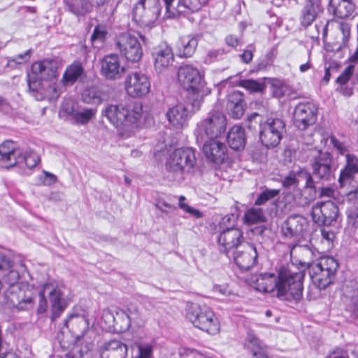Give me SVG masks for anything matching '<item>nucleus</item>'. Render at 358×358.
Here are the masks:
<instances>
[{
    "label": "nucleus",
    "mask_w": 358,
    "mask_h": 358,
    "mask_svg": "<svg viewBox=\"0 0 358 358\" xmlns=\"http://www.w3.org/2000/svg\"><path fill=\"white\" fill-rule=\"evenodd\" d=\"M240 57L243 62L248 64L252 61L253 54L250 50H245L241 55H240Z\"/></svg>",
    "instance_id": "69168bd1"
},
{
    "label": "nucleus",
    "mask_w": 358,
    "mask_h": 358,
    "mask_svg": "<svg viewBox=\"0 0 358 358\" xmlns=\"http://www.w3.org/2000/svg\"><path fill=\"white\" fill-rule=\"evenodd\" d=\"M336 270H310L313 284L319 289H324L332 283Z\"/></svg>",
    "instance_id": "7c9ffc66"
},
{
    "label": "nucleus",
    "mask_w": 358,
    "mask_h": 358,
    "mask_svg": "<svg viewBox=\"0 0 358 358\" xmlns=\"http://www.w3.org/2000/svg\"><path fill=\"white\" fill-rule=\"evenodd\" d=\"M107 31L103 25L98 24L95 27L91 36V41L94 46L99 48L105 41Z\"/></svg>",
    "instance_id": "de8ad7c7"
},
{
    "label": "nucleus",
    "mask_w": 358,
    "mask_h": 358,
    "mask_svg": "<svg viewBox=\"0 0 358 358\" xmlns=\"http://www.w3.org/2000/svg\"><path fill=\"white\" fill-rule=\"evenodd\" d=\"M347 201L351 204L348 210V219L349 224L355 227H358V189L348 192L346 195Z\"/></svg>",
    "instance_id": "4c0bfd02"
},
{
    "label": "nucleus",
    "mask_w": 358,
    "mask_h": 358,
    "mask_svg": "<svg viewBox=\"0 0 358 358\" xmlns=\"http://www.w3.org/2000/svg\"><path fill=\"white\" fill-rule=\"evenodd\" d=\"M328 138L330 140V143L332 145L333 148L339 155L345 156L346 158L351 153V146L346 142L341 141L334 135H331Z\"/></svg>",
    "instance_id": "a18cd8bd"
},
{
    "label": "nucleus",
    "mask_w": 358,
    "mask_h": 358,
    "mask_svg": "<svg viewBox=\"0 0 358 358\" xmlns=\"http://www.w3.org/2000/svg\"><path fill=\"white\" fill-rule=\"evenodd\" d=\"M143 115V105L138 101L128 103L108 105L102 111V115L117 128L127 129L136 127Z\"/></svg>",
    "instance_id": "f03ea898"
},
{
    "label": "nucleus",
    "mask_w": 358,
    "mask_h": 358,
    "mask_svg": "<svg viewBox=\"0 0 358 358\" xmlns=\"http://www.w3.org/2000/svg\"><path fill=\"white\" fill-rule=\"evenodd\" d=\"M178 81L185 89L192 92V97L201 96L202 101L203 94L201 91L204 86V80L199 71L192 65L185 64L181 66L178 71Z\"/></svg>",
    "instance_id": "9b49d317"
},
{
    "label": "nucleus",
    "mask_w": 358,
    "mask_h": 358,
    "mask_svg": "<svg viewBox=\"0 0 358 358\" xmlns=\"http://www.w3.org/2000/svg\"><path fill=\"white\" fill-rule=\"evenodd\" d=\"M43 173L45 175V177H44V179H43V184L45 185H50L53 183L55 182L56 181V176L52 174V173H50L48 171H43Z\"/></svg>",
    "instance_id": "0e129e2a"
},
{
    "label": "nucleus",
    "mask_w": 358,
    "mask_h": 358,
    "mask_svg": "<svg viewBox=\"0 0 358 358\" xmlns=\"http://www.w3.org/2000/svg\"><path fill=\"white\" fill-rule=\"evenodd\" d=\"M157 208L161 212L166 214L173 213L177 210V207L173 204H171L164 200H159L155 204Z\"/></svg>",
    "instance_id": "6e6d98bb"
},
{
    "label": "nucleus",
    "mask_w": 358,
    "mask_h": 358,
    "mask_svg": "<svg viewBox=\"0 0 358 358\" xmlns=\"http://www.w3.org/2000/svg\"><path fill=\"white\" fill-rule=\"evenodd\" d=\"M271 85L273 90V94L277 98L285 96L289 92L288 85L282 80L272 79Z\"/></svg>",
    "instance_id": "8fccbe9b"
},
{
    "label": "nucleus",
    "mask_w": 358,
    "mask_h": 358,
    "mask_svg": "<svg viewBox=\"0 0 358 358\" xmlns=\"http://www.w3.org/2000/svg\"><path fill=\"white\" fill-rule=\"evenodd\" d=\"M40 162L39 156L33 150H24L13 141L7 140L0 145V166L9 169L17 164L34 168Z\"/></svg>",
    "instance_id": "20e7f679"
},
{
    "label": "nucleus",
    "mask_w": 358,
    "mask_h": 358,
    "mask_svg": "<svg viewBox=\"0 0 358 358\" xmlns=\"http://www.w3.org/2000/svg\"><path fill=\"white\" fill-rule=\"evenodd\" d=\"M280 192V190L279 189H269L265 187L264 189L258 194L255 204L256 206L264 205L268 201L278 196Z\"/></svg>",
    "instance_id": "49530a36"
},
{
    "label": "nucleus",
    "mask_w": 358,
    "mask_h": 358,
    "mask_svg": "<svg viewBox=\"0 0 358 358\" xmlns=\"http://www.w3.org/2000/svg\"><path fill=\"white\" fill-rule=\"evenodd\" d=\"M282 185L284 188L294 189V192H311L313 182L309 171L306 169H299L298 171H291L282 180Z\"/></svg>",
    "instance_id": "ddd939ff"
},
{
    "label": "nucleus",
    "mask_w": 358,
    "mask_h": 358,
    "mask_svg": "<svg viewBox=\"0 0 358 358\" xmlns=\"http://www.w3.org/2000/svg\"><path fill=\"white\" fill-rule=\"evenodd\" d=\"M334 190L332 187H320L318 188V189H317V196H318V197L320 198H322V197H328V198H331L334 196Z\"/></svg>",
    "instance_id": "13d9d810"
},
{
    "label": "nucleus",
    "mask_w": 358,
    "mask_h": 358,
    "mask_svg": "<svg viewBox=\"0 0 358 358\" xmlns=\"http://www.w3.org/2000/svg\"><path fill=\"white\" fill-rule=\"evenodd\" d=\"M338 206L331 201L317 202L312 208V217L318 225H334L338 217Z\"/></svg>",
    "instance_id": "4468645a"
},
{
    "label": "nucleus",
    "mask_w": 358,
    "mask_h": 358,
    "mask_svg": "<svg viewBox=\"0 0 358 358\" xmlns=\"http://www.w3.org/2000/svg\"><path fill=\"white\" fill-rule=\"evenodd\" d=\"M201 147L206 159L215 164H220L227 157V148L217 138H204L202 142H196Z\"/></svg>",
    "instance_id": "f3484780"
},
{
    "label": "nucleus",
    "mask_w": 358,
    "mask_h": 358,
    "mask_svg": "<svg viewBox=\"0 0 358 358\" xmlns=\"http://www.w3.org/2000/svg\"><path fill=\"white\" fill-rule=\"evenodd\" d=\"M243 232L238 228L230 227L223 230L218 237L221 252L227 254L229 250L236 248L243 241Z\"/></svg>",
    "instance_id": "393cba45"
},
{
    "label": "nucleus",
    "mask_w": 358,
    "mask_h": 358,
    "mask_svg": "<svg viewBox=\"0 0 358 358\" xmlns=\"http://www.w3.org/2000/svg\"><path fill=\"white\" fill-rule=\"evenodd\" d=\"M115 47L120 55L131 62H139L143 52L138 37L130 33L124 32L115 38Z\"/></svg>",
    "instance_id": "9d476101"
},
{
    "label": "nucleus",
    "mask_w": 358,
    "mask_h": 358,
    "mask_svg": "<svg viewBox=\"0 0 358 358\" xmlns=\"http://www.w3.org/2000/svg\"><path fill=\"white\" fill-rule=\"evenodd\" d=\"M45 290H48V297L51 307V319L55 320L58 318L67 306L65 299L67 288L63 285L55 286H46Z\"/></svg>",
    "instance_id": "a211bd4d"
},
{
    "label": "nucleus",
    "mask_w": 358,
    "mask_h": 358,
    "mask_svg": "<svg viewBox=\"0 0 358 358\" xmlns=\"http://www.w3.org/2000/svg\"><path fill=\"white\" fill-rule=\"evenodd\" d=\"M350 285H345L343 287V295L350 300L347 306L352 318L358 321V292L354 288V282H350Z\"/></svg>",
    "instance_id": "f704fd0d"
},
{
    "label": "nucleus",
    "mask_w": 358,
    "mask_h": 358,
    "mask_svg": "<svg viewBox=\"0 0 358 358\" xmlns=\"http://www.w3.org/2000/svg\"><path fill=\"white\" fill-rule=\"evenodd\" d=\"M123 72L124 67L121 66L117 55H108L101 60V74L107 80H118Z\"/></svg>",
    "instance_id": "412c9836"
},
{
    "label": "nucleus",
    "mask_w": 358,
    "mask_h": 358,
    "mask_svg": "<svg viewBox=\"0 0 358 358\" xmlns=\"http://www.w3.org/2000/svg\"><path fill=\"white\" fill-rule=\"evenodd\" d=\"M229 52V50L224 48L210 49L207 52L204 57V62L207 64H210L220 62L224 59Z\"/></svg>",
    "instance_id": "c03bdc74"
},
{
    "label": "nucleus",
    "mask_w": 358,
    "mask_h": 358,
    "mask_svg": "<svg viewBox=\"0 0 358 358\" xmlns=\"http://www.w3.org/2000/svg\"><path fill=\"white\" fill-rule=\"evenodd\" d=\"M13 267L27 268V265L21 256L13 255L9 250L0 248V268Z\"/></svg>",
    "instance_id": "72a5a7b5"
},
{
    "label": "nucleus",
    "mask_w": 358,
    "mask_h": 358,
    "mask_svg": "<svg viewBox=\"0 0 358 358\" xmlns=\"http://www.w3.org/2000/svg\"><path fill=\"white\" fill-rule=\"evenodd\" d=\"M67 10L77 16H83L92 11L87 0H64Z\"/></svg>",
    "instance_id": "58836bf2"
},
{
    "label": "nucleus",
    "mask_w": 358,
    "mask_h": 358,
    "mask_svg": "<svg viewBox=\"0 0 358 358\" xmlns=\"http://www.w3.org/2000/svg\"><path fill=\"white\" fill-rule=\"evenodd\" d=\"M118 317H124V324L120 325L121 330L129 329L131 320H136L139 317L138 307L134 304H130L126 310H121L117 313Z\"/></svg>",
    "instance_id": "ea45409f"
},
{
    "label": "nucleus",
    "mask_w": 358,
    "mask_h": 358,
    "mask_svg": "<svg viewBox=\"0 0 358 358\" xmlns=\"http://www.w3.org/2000/svg\"><path fill=\"white\" fill-rule=\"evenodd\" d=\"M316 198L310 192H287L283 193V197L280 202V208L284 213H288L296 207L308 206Z\"/></svg>",
    "instance_id": "aec40b11"
},
{
    "label": "nucleus",
    "mask_w": 358,
    "mask_h": 358,
    "mask_svg": "<svg viewBox=\"0 0 358 358\" xmlns=\"http://www.w3.org/2000/svg\"><path fill=\"white\" fill-rule=\"evenodd\" d=\"M226 44L231 48H236L240 44V39L238 36L233 34L228 35L225 39Z\"/></svg>",
    "instance_id": "680f3d73"
},
{
    "label": "nucleus",
    "mask_w": 358,
    "mask_h": 358,
    "mask_svg": "<svg viewBox=\"0 0 358 358\" xmlns=\"http://www.w3.org/2000/svg\"><path fill=\"white\" fill-rule=\"evenodd\" d=\"M329 11L338 18H346L352 15L355 5L351 0H330Z\"/></svg>",
    "instance_id": "c756f323"
},
{
    "label": "nucleus",
    "mask_w": 358,
    "mask_h": 358,
    "mask_svg": "<svg viewBox=\"0 0 358 358\" xmlns=\"http://www.w3.org/2000/svg\"><path fill=\"white\" fill-rule=\"evenodd\" d=\"M356 173H358V157L350 153L345 158V164L340 172L338 182L341 186L352 180Z\"/></svg>",
    "instance_id": "c85d7f7f"
},
{
    "label": "nucleus",
    "mask_w": 358,
    "mask_h": 358,
    "mask_svg": "<svg viewBox=\"0 0 358 358\" xmlns=\"http://www.w3.org/2000/svg\"><path fill=\"white\" fill-rule=\"evenodd\" d=\"M244 221L249 224L264 222L266 220L263 210L259 208H251L244 214Z\"/></svg>",
    "instance_id": "37998d69"
},
{
    "label": "nucleus",
    "mask_w": 358,
    "mask_h": 358,
    "mask_svg": "<svg viewBox=\"0 0 358 358\" xmlns=\"http://www.w3.org/2000/svg\"><path fill=\"white\" fill-rule=\"evenodd\" d=\"M226 108L232 118H241L244 114L245 108L243 94L236 90L229 93Z\"/></svg>",
    "instance_id": "bb28decb"
},
{
    "label": "nucleus",
    "mask_w": 358,
    "mask_h": 358,
    "mask_svg": "<svg viewBox=\"0 0 358 358\" xmlns=\"http://www.w3.org/2000/svg\"><path fill=\"white\" fill-rule=\"evenodd\" d=\"M162 9L161 0H139L133 8V19L140 26L149 27L157 21Z\"/></svg>",
    "instance_id": "1a4fd4ad"
},
{
    "label": "nucleus",
    "mask_w": 358,
    "mask_h": 358,
    "mask_svg": "<svg viewBox=\"0 0 358 358\" xmlns=\"http://www.w3.org/2000/svg\"><path fill=\"white\" fill-rule=\"evenodd\" d=\"M41 80L33 73H27L29 92L38 101L45 99V85Z\"/></svg>",
    "instance_id": "e433bc0d"
},
{
    "label": "nucleus",
    "mask_w": 358,
    "mask_h": 358,
    "mask_svg": "<svg viewBox=\"0 0 358 358\" xmlns=\"http://www.w3.org/2000/svg\"><path fill=\"white\" fill-rule=\"evenodd\" d=\"M240 86L252 92H260L265 89L264 83L252 79L241 80Z\"/></svg>",
    "instance_id": "3c124183"
},
{
    "label": "nucleus",
    "mask_w": 358,
    "mask_h": 358,
    "mask_svg": "<svg viewBox=\"0 0 358 358\" xmlns=\"http://www.w3.org/2000/svg\"><path fill=\"white\" fill-rule=\"evenodd\" d=\"M334 263H336V266H338L337 263L336 262L334 258L333 257H323L321 259V261L317 264V266L319 268H324V266H331Z\"/></svg>",
    "instance_id": "e2e57ef3"
},
{
    "label": "nucleus",
    "mask_w": 358,
    "mask_h": 358,
    "mask_svg": "<svg viewBox=\"0 0 358 358\" xmlns=\"http://www.w3.org/2000/svg\"><path fill=\"white\" fill-rule=\"evenodd\" d=\"M82 99L88 104H99L103 101V93L96 87H87L82 94Z\"/></svg>",
    "instance_id": "a19ab883"
},
{
    "label": "nucleus",
    "mask_w": 358,
    "mask_h": 358,
    "mask_svg": "<svg viewBox=\"0 0 358 358\" xmlns=\"http://www.w3.org/2000/svg\"><path fill=\"white\" fill-rule=\"evenodd\" d=\"M226 116L219 110L213 109L208 116L201 120L194 131L196 142L204 138H217L226 131Z\"/></svg>",
    "instance_id": "39448f33"
},
{
    "label": "nucleus",
    "mask_w": 358,
    "mask_h": 358,
    "mask_svg": "<svg viewBox=\"0 0 358 358\" xmlns=\"http://www.w3.org/2000/svg\"><path fill=\"white\" fill-rule=\"evenodd\" d=\"M323 11L321 0H304L300 13L301 24L306 28L309 27Z\"/></svg>",
    "instance_id": "5701e85b"
},
{
    "label": "nucleus",
    "mask_w": 358,
    "mask_h": 358,
    "mask_svg": "<svg viewBox=\"0 0 358 358\" xmlns=\"http://www.w3.org/2000/svg\"><path fill=\"white\" fill-rule=\"evenodd\" d=\"M32 50L29 49L23 53L17 55L9 59L8 66L13 67L15 64H22L28 62L32 55Z\"/></svg>",
    "instance_id": "603ef678"
},
{
    "label": "nucleus",
    "mask_w": 358,
    "mask_h": 358,
    "mask_svg": "<svg viewBox=\"0 0 358 358\" xmlns=\"http://www.w3.org/2000/svg\"><path fill=\"white\" fill-rule=\"evenodd\" d=\"M127 351V345L115 339L105 342L99 349L101 358H126Z\"/></svg>",
    "instance_id": "a878e982"
},
{
    "label": "nucleus",
    "mask_w": 358,
    "mask_h": 358,
    "mask_svg": "<svg viewBox=\"0 0 358 358\" xmlns=\"http://www.w3.org/2000/svg\"><path fill=\"white\" fill-rule=\"evenodd\" d=\"M198 45V39L195 36H185L181 37L177 43L178 56L190 57L194 53Z\"/></svg>",
    "instance_id": "473e14b6"
},
{
    "label": "nucleus",
    "mask_w": 358,
    "mask_h": 358,
    "mask_svg": "<svg viewBox=\"0 0 358 358\" xmlns=\"http://www.w3.org/2000/svg\"><path fill=\"white\" fill-rule=\"evenodd\" d=\"M308 227L306 218L300 215H292L283 222L282 232L285 236L296 240L303 237Z\"/></svg>",
    "instance_id": "6ab92c4d"
},
{
    "label": "nucleus",
    "mask_w": 358,
    "mask_h": 358,
    "mask_svg": "<svg viewBox=\"0 0 358 358\" xmlns=\"http://www.w3.org/2000/svg\"><path fill=\"white\" fill-rule=\"evenodd\" d=\"M285 133L286 125L281 118L269 117L260 124L259 139L267 148L276 147Z\"/></svg>",
    "instance_id": "6e6552de"
},
{
    "label": "nucleus",
    "mask_w": 358,
    "mask_h": 358,
    "mask_svg": "<svg viewBox=\"0 0 358 358\" xmlns=\"http://www.w3.org/2000/svg\"><path fill=\"white\" fill-rule=\"evenodd\" d=\"M304 275V270L295 273L291 270H275L251 275L247 282L259 292H275L278 298L299 300L302 296Z\"/></svg>",
    "instance_id": "f257e3e1"
},
{
    "label": "nucleus",
    "mask_w": 358,
    "mask_h": 358,
    "mask_svg": "<svg viewBox=\"0 0 358 358\" xmlns=\"http://www.w3.org/2000/svg\"><path fill=\"white\" fill-rule=\"evenodd\" d=\"M201 96H189L184 103H180L169 108L166 117L169 123L175 127L182 128L187 125L189 119L198 110L201 105Z\"/></svg>",
    "instance_id": "0eeeda50"
},
{
    "label": "nucleus",
    "mask_w": 358,
    "mask_h": 358,
    "mask_svg": "<svg viewBox=\"0 0 358 358\" xmlns=\"http://www.w3.org/2000/svg\"><path fill=\"white\" fill-rule=\"evenodd\" d=\"M317 114V108L314 103L311 101L301 102L294 109V124L299 129L305 130L316 122Z\"/></svg>",
    "instance_id": "dca6fc26"
},
{
    "label": "nucleus",
    "mask_w": 358,
    "mask_h": 358,
    "mask_svg": "<svg viewBox=\"0 0 358 358\" xmlns=\"http://www.w3.org/2000/svg\"><path fill=\"white\" fill-rule=\"evenodd\" d=\"M124 89L127 94L132 98H141L147 95L150 90V82L144 73L131 72L124 80Z\"/></svg>",
    "instance_id": "2eb2a0df"
},
{
    "label": "nucleus",
    "mask_w": 358,
    "mask_h": 358,
    "mask_svg": "<svg viewBox=\"0 0 358 358\" xmlns=\"http://www.w3.org/2000/svg\"><path fill=\"white\" fill-rule=\"evenodd\" d=\"M324 66L328 68L331 73L337 72L341 66L340 63L334 60L326 62Z\"/></svg>",
    "instance_id": "338daca9"
},
{
    "label": "nucleus",
    "mask_w": 358,
    "mask_h": 358,
    "mask_svg": "<svg viewBox=\"0 0 358 358\" xmlns=\"http://www.w3.org/2000/svg\"><path fill=\"white\" fill-rule=\"evenodd\" d=\"M45 99L53 101L59 96L57 85L55 83L48 84L45 86Z\"/></svg>",
    "instance_id": "5fc2aeb1"
},
{
    "label": "nucleus",
    "mask_w": 358,
    "mask_h": 358,
    "mask_svg": "<svg viewBox=\"0 0 358 358\" xmlns=\"http://www.w3.org/2000/svg\"><path fill=\"white\" fill-rule=\"evenodd\" d=\"M90 7L92 9L94 6L100 7L103 6L108 0H87Z\"/></svg>",
    "instance_id": "774afa93"
},
{
    "label": "nucleus",
    "mask_w": 358,
    "mask_h": 358,
    "mask_svg": "<svg viewBox=\"0 0 358 358\" xmlns=\"http://www.w3.org/2000/svg\"><path fill=\"white\" fill-rule=\"evenodd\" d=\"M8 272L6 274V280L8 283L10 285H15L20 278V274L17 270H8Z\"/></svg>",
    "instance_id": "bf43d9fd"
},
{
    "label": "nucleus",
    "mask_w": 358,
    "mask_h": 358,
    "mask_svg": "<svg viewBox=\"0 0 358 358\" xmlns=\"http://www.w3.org/2000/svg\"><path fill=\"white\" fill-rule=\"evenodd\" d=\"M138 350L137 358H152L153 347L150 343L143 342L141 341H135L133 345Z\"/></svg>",
    "instance_id": "09e8293b"
},
{
    "label": "nucleus",
    "mask_w": 358,
    "mask_h": 358,
    "mask_svg": "<svg viewBox=\"0 0 358 358\" xmlns=\"http://www.w3.org/2000/svg\"><path fill=\"white\" fill-rule=\"evenodd\" d=\"M39 297L40 299L38 301L37 313L41 314L44 313L47 310L48 302L43 292L40 293Z\"/></svg>",
    "instance_id": "052dcab7"
},
{
    "label": "nucleus",
    "mask_w": 358,
    "mask_h": 358,
    "mask_svg": "<svg viewBox=\"0 0 358 358\" xmlns=\"http://www.w3.org/2000/svg\"><path fill=\"white\" fill-rule=\"evenodd\" d=\"M119 318L117 314L115 317L109 308L103 310L101 320L106 324L107 327L110 328L111 327H114L115 325H117Z\"/></svg>",
    "instance_id": "864d4df0"
},
{
    "label": "nucleus",
    "mask_w": 358,
    "mask_h": 358,
    "mask_svg": "<svg viewBox=\"0 0 358 358\" xmlns=\"http://www.w3.org/2000/svg\"><path fill=\"white\" fill-rule=\"evenodd\" d=\"M64 326L69 329L71 326V330L74 331L78 329H85L88 327L87 320L83 315L78 314H73L68 317L64 320Z\"/></svg>",
    "instance_id": "79ce46f5"
},
{
    "label": "nucleus",
    "mask_w": 358,
    "mask_h": 358,
    "mask_svg": "<svg viewBox=\"0 0 358 358\" xmlns=\"http://www.w3.org/2000/svg\"><path fill=\"white\" fill-rule=\"evenodd\" d=\"M310 167L313 187L310 189L312 194L317 197V185L331 182L334 180V169L332 167V155L329 152L313 148L310 150Z\"/></svg>",
    "instance_id": "7ed1b4c3"
},
{
    "label": "nucleus",
    "mask_w": 358,
    "mask_h": 358,
    "mask_svg": "<svg viewBox=\"0 0 358 358\" xmlns=\"http://www.w3.org/2000/svg\"><path fill=\"white\" fill-rule=\"evenodd\" d=\"M156 71L162 73L166 71L173 62L174 57L171 48L166 43L160 44L152 53Z\"/></svg>",
    "instance_id": "b1692460"
},
{
    "label": "nucleus",
    "mask_w": 358,
    "mask_h": 358,
    "mask_svg": "<svg viewBox=\"0 0 358 358\" xmlns=\"http://www.w3.org/2000/svg\"><path fill=\"white\" fill-rule=\"evenodd\" d=\"M354 72V66L349 65L344 71L336 78V82L340 85L345 84L351 78Z\"/></svg>",
    "instance_id": "4d7b16f0"
},
{
    "label": "nucleus",
    "mask_w": 358,
    "mask_h": 358,
    "mask_svg": "<svg viewBox=\"0 0 358 358\" xmlns=\"http://www.w3.org/2000/svg\"><path fill=\"white\" fill-rule=\"evenodd\" d=\"M196 163L194 151L192 148L176 149L170 156L166 169L176 173L189 172Z\"/></svg>",
    "instance_id": "f8f14e48"
},
{
    "label": "nucleus",
    "mask_w": 358,
    "mask_h": 358,
    "mask_svg": "<svg viewBox=\"0 0 358 358\" xmlns=\"http://www.w3.org/2000/svg\"><path fill=\"white\" fill-rule=\"evenodd\" d=\"M84 74V67L78 61L69 65L64 71L62 81L65 85H71Z\"/></svg>",
    "instance_id": "c9c22d12"
},
{
    "label": "nucleus",
    "mask_w": 358,
    "mask_h": 358,
    "mask_svg": "<svg viewBox=\"0 0 358 358\" xmlns=\"http://www.w3.org/2000/svg\"><path fill=\"white\" fill-rule=\"evenodd\" d=\"M187 317L194 326L210 334L219 331L220 324L211 309L203 305L191 303L188 306Z\"/></svg>",
    "instance_id": "423d86ee"
},
{
    "label": "nucleus",
    "mask_w": 358,
    "mask_h": 358,
    "mask_svg": "<svg viewBox=\"0 0 358 358\" xmlns=\"http://www.w3.org/2000/svg\"><path fill=\"white\" fill-rule=\"evenodd\" d=\"M63 110L71 115L77 124H85L94 116L96 110L94 108H83L81 110L76 109L73 103H66L62 106Z\"/></svg>",
    "instance_id": "cd10ccee"
},
{
    "label": "nucleus",
    "mask_w": 358,
    "mask_h": 358,
    "mask_svg": "<svg viewBox=\"0 0 358 358\" xmlns=\"http://www.w3.org/2000/svg\"><path fill=\"white\" fill-rule=\"evenodd\" d=\"M227 142L230 148L234 150L243 149L246 142L243 129L238 125L232 127L227 134Z\"/></svg>",
    "instance_id": "2f4dec72"
},
{
    "label": "nucleus",
    "mask_w": 358,
    "mask_h": 358,
    "mask_svg": "<svg viewBox=\"0 0 358 358\" xmlns=\"http://www.w3.org/2000/svg\"><path fill=\"white\" fill-rule=\"evenodd\" d=\"M58 68L57 60L45 59L33 63L31 73L43 80H48L58 76Z\"/></svg>",
    "instance_id": "4be33fe9"
}]
</instances>
